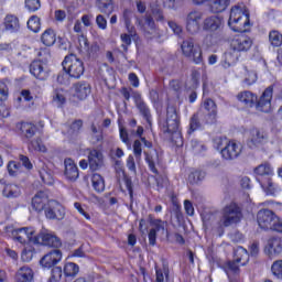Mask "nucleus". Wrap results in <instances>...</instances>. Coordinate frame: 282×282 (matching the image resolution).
<instances>
[{
  "label": "nucleus",
  "mask_w": 282,
  "mask_h": 282,
  "mask_svg": "<svg viewBox=\"0 0 282 282\" xmlns=\"http://www.w3.org/2000/svg\"><path fill=\"white\" fill-rule=\"evenodd\" d=\"M62 67L65 73L57 75V83L61 85H67L69 83L67 76L78 79L85 74V63H83V59L78 58L76 54L67 55L62 62Z\"/></svg>",
  "instance_id": "nucleus-1"
},
{
  "label": "nucleus",
  "mask_w": 282,
  "mask_h": 282,
  "mask_svg": "<svg viewBox=\"0 0 282 282\" xmlns=\"http://www.w3.org/2000/svg\"><path fill=\"white\" fill-rule=\"evenodd\" d=\"M252 47V39L248 35H237L231 40L230 50L225 54V62L223 63V67L227 69L230 65H235L237 61H239V54L241 52H248Z\"/></svg>",
  "instance_id": "nucleus-2"
},
{
  "label": "nucleus",
  "mask_w": 282,
  "mask_h": 282,
  "mask_svg": "<svg viewBox=\"0 0 282 282\" xmlns=\"http://www.w3.org/2000/svg\"><path fill=\"white\" fill-rule=\"evenodd\" d=\"M164 133H171L172 140L180 147L183 143L182 132H180V115H177V109L175 106H167L166 110V121L163 127Z\"/></svg>",
  "instance_id": "nucleus-3"
},
{
  "label": "nucleus",
  "mask_w": 282,
  "mask_h": 282,
  "mask_svg": "<svg viewBox=\"0 0 282 282\" xmlns=\"http://www.w3.org/2000/svg\"><path fill=\"white\" fill-rule=\"evenodd\" d=\"M257 175V182H259L261 188L267 193V195H274V183H272V166L270 163H262L254 169Z\"/></svg>",
  "instance_id": "nucleus-4"
},
{
  "label": "nucleus",
  "mask_w": 282,
  "mask_h": 282,
  "mask_svg": "<svg viewBox=\"0 0 282 282\" xmlns=\"http://www.w3.org/2000/svg\"><path fill=\"white\" fill-rule=\"evenodd\" d=\"M228 25L234 32H246V26L250 25V15L243 13L239 6H235L230 10Z\"/></svg>",
  "instance_id": "nucleus-5"
},
{
  "label": "nucleus",
  "mask_w": 282,
  "mask_h": 282,
  "mask_svg": "<svg viewBox=\"0 0 282 282\" xmlns=\"http://www.w3.org/2000/svg\"><path fill=\"white\" fill-rule=\"evenodd\" d=\"M241 219H243V212L237 203L231 202L223 208L220 221L225 228L239 224Z\"/></svg>",
  "instance_id": "nucleus-6"
},
{
  "label": "nucleus",
  "mask_w": 282,
  "mask_h": 282,
  "mask_svg": "<svg viewBox=\"0 0 282 282\" xmlns=\"http://www.w3.org/2000/svg\"><path fill=\"white\" fill-rule=\"evenodd\" d=\"M140 142H142L147 149H150L143 151L149 170L154 175H159L160 171L158 169H160V164L162 162L160 160V153H158V150L153 149V142L147 140V138L141 137Z\"/></svg>",
  "instance_id": "nucleus-7"
},
{
  "label": "nucleus",
  "mask_w": 282,
  "mask_h": 282,
  "mask_svg": "<svg viewBox=\"0 0 282 282\" xmlns=\"http://www.w3.org/2000/svg\"><path fill=\"white\" fill-rule=\"evenodd\" d=\"M181 50L185 58H188V61H192L195 65H202V63H204L202 46H199V44H195L193 39L183 41Z\"/></svg>",
  "instance_id": "nucleus-8"
},
{
  "label": "nucleus",
  "mask_w": 282,
  "mask_h": 282,
  "mask_svg": "<svg viewBox=\"0 0 282 282\" xmlns=\"http://www.w3.org/2000/svg\"><path fill=\"white\" fill-rule=\"evenodd\" d=\"M137 25L148 39L160 36V31L158 30V25H155V20H153L151 13H147L143 18H137Z\"/></svg>",
  "instance_id": "nucleus-9"
},
{
  "label": "nucleus",
  "mask_w": 282,
  "mask_h": 282,
  "mask_svg": "<svg viewBox=\"0 0 282 282\" xmlns=\"http://www.w3.org/2000/svg\"><path fill=\"white\" fill-rule=\"evenodd\" d=\"M202 19H204V12L194 9L189 11L185 17V25L188 34H197L202 30Z\"/></svg>",
  "instance_id": "nucleus-10"
},
{
  "label": "nucleus",
  "mask_w": 282,
  "mask_h": 282,
  "mask_svg": "<svg viewBox=\"0 0 282 282\" xmlns=\"http://www.w3.org/2000/svg\"><path fill=\"white\" fill-rule=\"evenodd\" d=\"M268 142V133L261 128H252L249 132V138L247 141L249 149H257V147H262Z\"/></svg>",
  "instance_id": "nucleus-11"
},
{
  "label": "nucleus",
  "mask_w": 282,
  "mask_h": 282,
  "mask_svg": "<svg viewBox=\"0 0 282 282\" xmlns=\"http://www.w3.org/2000/svg\"><path fill=\"white\" fill-rule=\"evenodd\" d=\"M44 213L46 219L56 221H62V219H65V207H63V205L56 200H50Z\"/></svg>",
  "instance_id": "nucleus-12"
},
{
  "label": "nucleus",
  "mask_w": 282,
  "mask_h": 282,
  "mask_svg": "<svg viewBox=\"0 0 282 282\" xmlns=\"http://www.w3.org/2000/svg\"><path fill=\"white\" fill-rule=\"evenodd\" d=\"M34 232L35 231L30 227H22L19 229H13L11 235L14 241L25 246V243H34V237H36Z\"/></svg>",
  "instance_id": "nucleus-13"
},
{
  "label": "nucleus",
  "mask_w": 282,
  "mask_h": 282,
  "mask_svg": "<svg viewBox=\"0 0 282 282\" xmlns=\"http://www.w3.org/2000/svg\"><path fill=\"white\" fill-rule=\"evenodd\" d=\"M274 94V87L269 86L262 93L261 97L257 101L258 111H262V113H270L272 111V95Z\"/></svg>",
  "instance_id": "nucleus-14"
},
{
  "label": "nucleus",
  "mask_w": 282,
  "mask_h": 282,
  "mask_svg": "<svg viewBox=\"0 0 282 282\" xmlns=\"http://www.w3.org/2000/svg\"><path fill=\"white\" fill-rule=\"evenodd\" d=\"M33 241L35 245L48 246V248H61L63 246L61 238L47 232H40L34 236Z\"/></svg>",
  "instance_id": "nucleus-15"
},
{
  "label": "nucleus",
  "mask_w": 282,
  "mask_h": 282,
  "mask_svg": "<svg viewBox=\"0 0 282 282\" xmlns=\"http://www.w3.org/2000/svg\"><path fill=\"white\" fill-rule=\"evenodd\" d=\"M276 215L272 213L270 209H261L257 214L258 226L262 230H270L272 228V224L274 223Z\"/></svg>",
  "instance_id": "nucleus-16"
},
{
  "label": "nucleus",
  "mask_w": 282,
  "mask_h": 282,
  "mask_svg": "<svg viewBox=\"0 0 282 282\" xmlns=\"http://www.w3.org/2000/svg\"><path fill=\"white\" fill-rule=\"evenodd\" d=\"M63 259V252L58 249H54L43 256V258L40 260V264L42 268H46L50 270V268H54V265H57L61 263V260Z\"/></svg>",
  "instance_id": "nucleus-17"
},
{
  "label": "nucleus",
  "mask_w": 282,
  "mask_h": 282,
  "mask_svg": "<svg viewBox=\"0 0 282 282\" xmlns=\"http://www.w3.org/2000/svg\"><path fill=\"white\" fill-rule=\"evenodd\" d=\"M198 113H205V122L207 124H213L217 118V104L213 99H206L203 105V109Z\"/></svg>",
  "instance_id": "nucleus-18"
},
{
  "label": "nucleus",
  "mask_w": 282,
  "mask_h": 282,
  "mask_svg": "<svg viewBox=\"0 0 282 282\" xmlns=\"http://www.w3.org/2000/svg\"><path fill=\"white\" fill-rule=\"evenodd\" d=\"M220 154L224 160H237V156L241 155V144L229 141L224 149H221Z\"/></svg>",
  "instance_id": "nucleus-19"
},
{
  "label": "nucleus",
  "mask_w": 282,
  "mask_h": 282,
  "mask_svg": "<svg viewBox=\"0 0 282 282\" xmlns=\"http://www.w3.org/2000/svg\"><path fill=\"white\" fill-rule=\"evenodd\" d=\"M30 74L37 78V80H47L50 78V70L45 67L42 61H33L30 65Z\"/></svg>",
  "instance_id": "nucleus-20"
},
{
  "label": "nucleus",
  "mask_w": 282,
  "mask_h": 282,
  "mask_svg": "<svg viewBox=\"0 0 282 282\" xmlns=\"http://www.w3.org/2000/svg\"><path fill=\"white\" fill-rule=\"evenodd\" d=\"M265 254L269 257H274L276 254H281L282 252V238L281 237H271L268 239L265 248Z\"/></svg>",
  "instance_id": "nucleus-21"
},
{
  "label": "nucleus",
  "mask_w": 282,
  "mask_h": 282,
  "mask_svg": "<svg viewBox=\"0 0 282 282\" xmlns=\"http://www.w3.org/2000/svg\"><path fill=\"white\" fill-rule=\"evenodd\" d=\"M88 164L90 171H98V169H102V164H105V156L102 152L99 150H90L88 152Z\"/></svg>",
  "instance_id": "nucleus-22"
},
{
  "label": "nucleus",
  "mask_w": 282,
  "mask_h": 282,
  "mask_svg": "<svg viewBox=\"0 0 282 282\" xmlns=\"http://www.w3.org/2000/svg\"><path fill=\"white\" fill-rule=\"evenodd\" d=\"M47 204H50V196L47 195V192L44 191L37 192L32 199V206L37 213L45 210Z\"/></svg>",
  "instance_id": "nucleus-23"
},
{
  "label": "nucleus",
  "mask_w": 282,
  "mask_h": 282,
  "mask_svg": "<svg viewBox=\"0 0 282 282\" xmlns=\"http://www.w3.org/2000/svg\"><path fill=\"white\" fill-rule=\"evenodd\" d=\"M64 166H65L64 175L66 180H68L69 182H76V180L79 177L80 174L78 172V166L76 165L74 160L65 159Z\"/></svg>",
  "instance_id": "nucleus-24"
},
{
  "label": "nucleus",
  "mask_w": 282,
  "mask_h": 282,
  "mask_svg": "<svg viewBox=\"0 0 282 282\" xmlns=\"http://www.w3.org/2000/svg\"><path fill=\"white\" fill-rule=\"evenodd\" d=\"M224 24L219 15H209L203 21V30L205 32H217Z\"/></svg>",
  "instance_id": "nucleus-25"
},
{
  "label": "nucleus",
  "mask_w": 282,
  "mask_h": 282,
  "mask_svg": "<svg viewBox=\"0 0 282 282\" xmlns=\"http://www.w3.org/2000/svg\"><path fill=\"white\" fill-rule=\"evenodd\" d=\"M95 6L101 14L106 17H111L113 10H116V3L113 0H96Z\"/></svg>",
  "instance_id": "nucleus-26"
},
{
  "label": "nucleus",
  "mask_w": 282,
  "mask_h": 282,
  "mask_svg": "<svg viewBox=\"0 0 282 282\" xmlns=\"http://www.w3.org/2000/svg\"><path fill=\"white\" fill-rule=\"evenodd\" d=\"M75 96L79 100H86L87 96L91 94V86L87 82H78L74 85Z\"/></svg>",
  "instance_id": "nucleus-27"
},
{
  "label": "nucleus",
  "mask_w": 282,
  "mask_h": 282,
  "mask_svg": "<svg viewBox=\"0 0 282 282\" xmlns=\"http://www.w3.org/2000/svg\"><path fill=\"white\" fill-rule=\"evenodd\" d=\"M34 279V271L30 267H22L15 274L17 282H32Z\"/></svg>",
  "instance_id": "nucleus-28"
},
{
  "label": "nucleus",
  "mask_w": 282,
  "mask_h": 282,
  "mask_svg": "<svg viewBox=\"0 0 282 282\" xmlns=\"http://www.w3.org/2000/svg\"><path fill=\"white\" fill-rule=\"evenodd\" d=\"M78 272H80V267L74 262H67L64 265V282H69V279H76L78 276Z\"/></svg>",
  "instance_id": "nucleus-29"
},
{
  "label": "nucleus",
  "mask_w": 282,
  "mask_h": 282,
  "mask_svg": "<svg viewBox=\"0 0 282 282\" xmlns=\"http://www.w3.org/2000/svg\"><path fill=\"white\" fill-rule=\"evenodd\" d=\"M237 261H229L227 263V276L230 282H241L239 279V265Z\"/></svg>",
  "instance_id": "nucleus-30"
},
{
  "label": "nucleus",
  "mask_w": 282,
  "mask_h": 282,
  "mask_svg": "<svg viewBox=\"0 0 282 282\" xmlns=\"http://www.w3.org/2000/svg\"><path fill=\"white\" fill-rule=\"evenodd\" d=\"M228 6H230V0H209V10L214 14L226 11Z\"/></svg>",
  "instance_id": "nucleus-31"
},
{
  "label": "nucleus",
  "mask_w": 282,
  "mask_h": 282,
  "mask_svg": "<svg viewBox=\"0 0 282 282\" xmlns=\"http://www.w3.org/2000/svg\"><path fill=\"white\" fill-rule=\"evenodd\" d=\"M20 131L24 140H31V138H34V135H36V126L29 122H22L20 124Z\"/></svg>",
  "instance_id": "nucleus-32"
},
{
  "label": "nucleus",
  "mask_w": 282,
  "mask_h": 282,
  "mask_svg": "<svg viewBox=\"0 0 282 282\" xmlns=\"http://www.w3.org/2000/svg\"><path fill=\"white\" fill-rule=\"evenodd\" d=\"M4 28L8 32H11L12 34L21 30L19 18H17L15 15H7L4 19Z\"/></svg>",
  "instance_id": "nucleus-33"
},
{
  "label": "nucleus",
  "mask_w": 282,
  "mask_h": 282,
  "mask_svg": "<svg viewBox=\"0 0 282 282\" xmlns=\"http://www.w3.org/2000/svg\"><path fill=\"white\" fill-rule=\"evenodd\" d=\"M239 102L246 105V107H253L254 102H257V97L251 91L245 90L237 96Z\"/></svg>",
  "instance_id": "nucleus-34"
},
{
  "label": "nucleus",
  "mask_w": 282,
  "mask_h": 282,
  "mask_svg": "<svg viewBox=\"0 0 282 282\" xmlns=\"http://www.w3.org/2000/svg\"><path fill=\"white\" fill-rule=\"evenodd\" d=\"M41 42L46 47H52V45H54V43H56V32H54V30H52V29H46L42 33Z\"/></svg>",
  "instance_id": "nucleus-35"
},
{
  "label": "nucleus",
  "mask_w": 282,
  "mask_h": 282,
  "mask_svg": "<svg viewBox=\"0 0 282 282\" xmlns=\"http://www.w3.org/2000/svg\"><path fill=\"white\" fill-rule=\"evenodd\" d=\"M2 195L9 199L19 197L21 195V188L17 184H7L3 187Z\"/></svg>",
  "instance_id": "nucleus-36"
},
{
  "label": "nucleus",
  "mask_w": 282,
  "mask_h": 282,
  "mask_svg": "<svg viewBox=\"0 0 282 282\" xmlns=\"http://www.w3.org/2000/svg\"><path fill=\"white\" fill-rule=\"evenodd\" d=\"M39 173L43 184H46L47 186H52V184H54V172H52L47 166H43Z\"/></svg>",
  "instance_id": "nucleus-37"
},
{
  "label": "nucleus",
  "mask_w": 282,
  "mask_h": 282,
  "mask_svg": "<svg viewBox=\"0 0 282 282\" xmlns=\"http://www.w3.org/2000/svg\"><path fill=\"white\" fill-rule=\"evenodd\" d=\"M93 188L96 193H102L105 191V178L102 175L95 173L91 176Z\"/></svg>",
  "instance_id": "nucleus-38"
},
{
  "label": "nucleus",
  "mask_w": 282,
  "mask_h": 282,
  "mask_svg": "<svg viewBox=\"0 0 282 282\" xmlns=\"http://www.w3.org/2000/svg\"><path fill=\"white\" fill-rule=\"evenodd\" d=\"M236 261L237 263H241V265H246L248 261H250V253L243 247H238L236 250Z\"/></svg>",
  "instance_id": "nucleus-39"
},
{
  "label": "nucleus",
  "mask_w": 282,
  "mask_h": 282,
  "mask_svg": "<svg viewBox=\"0 0 282 282\" xmlns=\"http://www.w3.org/2000/svg\"><path fill=\"white\" fill-rule=\"evenodd\" d=\"M205 177H206V172L195 170L189 173L188 182H189V184H199V182H204Z\"/></svg>",
  "instance_id": "nucleus-40"
},
{
  "label": "nucleus",
  "mask_w": 282,
  "mask_h": 282,
  "mask_svg": "<svg viewBox=\"0 0 282 282\" xmlns=\"http://www.w3.org/2000/svg\"><path fill=\"white\" fill-rule=\"evenodd\" d=\"M269 42L273 47H281L282 45V34L281 32L273 30L269 33Z\"/></svg>",
  "instance_id": "nucleus-41"
},
{
  "label": "nucleus",
  "mask_w": 282,
  "mask_h": 282,
  "mask_svg": "<svg viewBox=\"0 0 282 282\" xmlns=\"http://www.w3.org/2000/svg\"><path fill=\"white\" fill-rule=\"evenodd\" d=\"M148 220L150 226L153 227L151 230H155V232H160V230H164L166 228V221H163L162 219H155L150 215Z\"/></svg>",
  "instance_id": "nucleus-42"
},
{
  "label": "nucleus",
  "mask_w": 282,
  "mask_h": 282,
  "mask_svg": "<svg viewBox=\"0 0 282 282\" xmlns=\"http://www.w3.org/2000/svg\"><path fill=\"white\" fill-rule=\"evenodd\" d=\"M28 28L31 32H40L41 31V18L36 15H32L28 21Z\"/></svg>",
  "instance_id": "nucleus-43"
},
{
  "label": "nucleus",
  "mask_w": 282,
  "mask_h": 282,
  "mask_svg": "<svg viewBox=\"0 0 282 282\" xmlns=\"http://www.w3.org/2000/svg\"><path fill=\"white\" fill-rule=\"evenodd\" d=\"M80 129H83V119H76L69 126L68 135H78V133H80Z\"/></svg>",
  "instance_id": "nucleus-44"
},
{
  "label": "nucleus",
  "mask_w": 282,
  "mask_h": 282,
  "mask_svg": "<svg viewBox=\"0 0 282 282\" xmlns=\"http://www.w3.org/2000/svg\"><path fill=\"white\" fill-rule=\"evenodd\" d=\"M137 108L139 109L141 116H143L144 120L151 123V110L149 109V106H147V104L143 101L141 104H138Z\"/></svg>",
  "instance_id": "nucleus-45"
},
{
  "label": "nucleus",
  "mask_w": 282,
  "mask_h": 282,
  "mask_svg": "<svg viewBox=\"0 0 282 282\" xmlns=\"http://www.w3.org/2000/svg\"><path fill=\"white\" fill-rule=\"evenodd\" d=\"M63 279V269L61 267H53L48 282H61Z\"/></svg>",
  "instance_id": "nucleus-46"
},
{
  "label": "nucleus",
  "mask_w": 282,
  "mask_h": 282,
  "mask_svg": "<svg viewBox=\"0 0 282 282\" xmlns=\"http://www.w3.org/2000/svg\"><path fill=\"white\" fill-rule=\"evenodd\" d=\"M132 149L137 162H140L142 160V141L134 140Z\"/></svg>",
  "instance_id": "nucleus-47"
},
{
  "label": "nucleus",
  "mask_w": 282,
  "mask_h": 282,
  "mask_svg": "<svg viewBox=\"0 0 282 282\" xmlns=\"http://www.w3.org/2000/svg\"><path fill=\"white\" fill-rule=\"evenodd\" d=\"M199 118H202V112H197L193 115V117L189 120V129L191 131H197L199 127H202V123L199 122Z\"/></svg>",
  "instance_id": "nucleus-48"
},
{
  "label": "nucleus",
  "mask_w": 282,
  "mask_h": 282,
  "mask_svg": "<svg viewBox=\"0 0 282 282\" xmlns=\"http://www.w3.org/2000/svg\"><path fill=\"white\" fill-rule=\"evenodd\" d=\"M245 83L248 85H254L257 83V72L248 69V67H245Z\"/></svg>",
  "instance_id": "nucleus-49"
},
{
  "label": "nucleus",
  "mask_w": 282,
  "mask_h": 282,
  "mask_svg": "<svg viewBox=\"0 0 282 282\" xmlns=\"http://www.w3.org/2000/svg\"><path fill=\"white\" fill-rule=\"evenodd\" d=\"M271 271L273 276H276V279H282V260L274 261Z\"/></svg>",
  "instance_id": "nucleus-50"
},
{
  "label": "nucleus",
  "mask_w": 282,
  "mask_h": 282,
  "mask_svg": "<svg viewBox=\"0 0 282 282\" xmlns=\"http://www.w3.org/2000/svg\"><path fill=\"white\" fill-rule=\"evenodd\" d=\"M25 8L29 12L41 10V0H25Z\"/></svg>",
  "instance_id": "nucleus-51"
},
{
  "label": "nucleus",
  "mask_w": 282,
  "mask_h": 282,
  "mask_svg": "<svg viewBox=\"0 0 282 282\" xmlns=\"http://www.w3.org/2000/svg\"><path fill=\"white\" fill-rule=\"evenodd\" d=\"M151 12L155 21H164V12L162 11V8H160V6H151Z\"/></svg>",
  "instance_id": "nucleus-52"
},
{
  "label": "nucleus",
  "mask_w": 282,
  "mask_h": 282,
  "mask_svg": "<svg viewBox=\"0 0 282 282\" xmlns=\"http://www.w3.org/2000/svg\"><path fill=\"white\" fill-rule=\"evenodd\" d=\"M119 133H120V139L123 142V144H127V147L131 148V140L129 139V132H127V128L124 127H119Z\"/></svg>",
  "instance_id": "nucleus-53"
},
{
  "label": "nucleus",
  "mask_w": 282,
  "mask_h": 282,
  "mask_svg": "<svg viewBox=\"0 0 282 282\" xmlns=\"http://www.w3.org/2000/svg\"><path fill=\"white\" fill-rule=\"evenodd\" d=\"M214 142V149H217L218 151L221 149H224V147H226V144L229 142L226 138H221V137H216L213 140Z\"/></svg>",
  "instance_id": "nucleus-54"
},
{
  "label": "nucleus",
  "mask_w": 282,
  "mask_h": 282,
  "mask_svg": "<svg viewBox=\"0 0 282 282\" xmlns=\"http://www.w3.org/2000/svg\"><path fill=\"white\" fill-rule=\"evenodd\" d=\"M31 147L34 151H40L41 153H45L47 148L41 142V139H35L31 141Z\"/></svg>",
  "instance_id": "nucleus-55"
},
{
  "label": "nucleus",
  "mask_w": 282,
  "mask_h": 282,
  "mask_svg": "<svg viewBox=\"0 0 282 282\" xmlns=\"http://www.w3.org/2000/svg\"><path fill=\"white\" fill-rule=\"evenodd\" d=\"M19 160L22 166H24V169H26L28 171H32L34 169V165H32V161H30V158H28L26 155L20 154Z\"/></svg>",
  "instance_id": "nucleus-56"
},
{
  "label": "nucleus",
  "mask_w": 282,
  "mask_h": 282,
  "mask_svg": "<svg viewBox=\"0 0 282 282\" xmlns=\"http://www.w3.org/2000/svg\"><path fill=\"white\" fill-rule=\"evenodd\" d=\"M120 39L122 41L121 47H122L123 52H128L129 45H131V35H129L127 33H122Z\"/></svg>",
  "instance_id": "nucleus-57"
},
{
  "label": "nucleus",
  "mask_w": 282,
  "mask_h": 282,
  "mask_svg": "<svg viewBox=\"0 0 282 282\" xmlns=\"http://www.w3.org/2000/svg\"><path fill=\"white\" fill-rule=\"evenodd\" d=\"M9 90L8 85L3 82H0V101L8 100Z\"/></svg>",
  "instance_id": "nucleus-58"
},
{
  "label": "nucleus",
  "mask_w": 282,
  "mask_h": 282,
  "mask_svg": "<svg viewBox=\"0 0 282 282\" xmlns=\"http://www.w3.org/2000/svg\"><path fill=\"white\" fill-rule=\"evenodd\" d=\"M127 169L129 171H131V173H133L134 175H137L138 170L135 167V159L133 158V155H129L127 159Z\"/></svg>",
  "instance_id": "nucleus-59"
},
{
  "label": "nucleus",
  "mask_w": 282,
  "mask_h": 282,
  "mask_svg": "<svg viewBox=\"0 0 282 282\" xmlns=\"http://www.w3.org/2000/svg\"><path fill=\"white\" fill-rule=\"evenodd\" d=\"M270 230H273L274 232H282V219L275 216Z\"/></svg>",
  "instance_id": "nucleus-60"
},
{
  "label": "nucleus",
  "mask_w": 282,
  "mask_h": 282,
  "mask_svg": "<svg viewBox=\"0 0 282 282\" xmlns=\"http://www.w3.org/2000/svg\"><path fill=\"white\" fill-rule=\"evenodd\" d=\"M96 24L99 30H107V18H105L102 14H98L96 17Z\"/></svg>",
  "instance_id": "nucleus-61"
},
{
  "label": "nucleus",
  "mask_w": 282,
  "mask_h": 282,
  "mask_svg": "<svg viewBox=\"0 0 282 282\" xmlns=\"http://www.w3.org/2000/svg\"><path fill=\"white\" fill-rule=\"evenodd\" d=\"M155 272H156V282H164V274L166 279H169V269H164L163 271L162 269H158V267H155Z\"/></svg>",
  "instance_id": "nucleus-62"
},
{
  "label": "nucleus",
  "mask_w": 282,
  "mask_h": 282,
  "mask_svg": "<svg viewBox=\"0 0 282 282\" xmlns=\"http://www.w3.org/2000/svg\"><path fill=\"white\" fill-rule=\"evenodd\" d=\"M53 102H55L57 107H63V105H65V96L61 93H55L53 95Z\"/></svg>",
  "instance_id": "nucleus-63"
},
{
  "label": "nucleus",
  "mask_w": 282,
  "mask_h": 282,
  "mask_svg": "<svg viewBox=\"0 0 282 282\" xmlns=\"http://www.w3.org/2000/svg\"><path fill=\"white\" fill-rule=\"evenodd\" d=\"M78 43L80 50H85V52H89V41L85 35H79Z\"/></svg>",
  "instance_id": "nucleus-64"
}]
</instances>
